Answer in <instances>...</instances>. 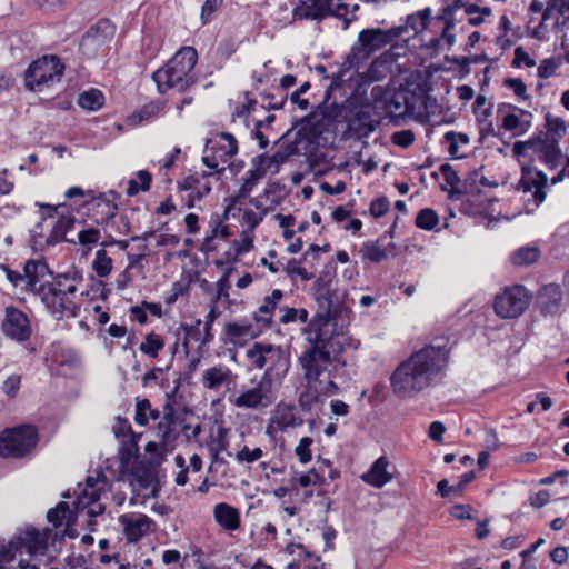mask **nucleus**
I'll list each match as a JSON object with an SVG mask.
<instances>
[{
  "label": "nucleus",
  "instance_id": "nucleus-64",
  "mask_svg": "<svg viewBox=\"0 0 569 569\" xmlns=\"http://www.w3.org/2000/svg\"><path fill=\"white\" fill-rule=\"evenodd\" d=\"M138 450L132 446V440L129 443L122 445L119 450L121 467L126 468L133 457H136Z\"/></svg>",
  "mask_w": 569,
  "mask_h": 569
},
{
  "label": "nucleus",
  "instance_id": "nucleus-39",
  "mask_svg": "<svg viewBox=\"0 0 569 569\" xmlns=\"http://www.w3.org/2000/svg\"><path fill=\"white\" fill-rule=\"evenodd\" d=\"M415 223L419 229L429 231L438 226L439 216L433 209L425 208L418 212Z\"/></svg>",
  "mask_w": 569,
  "mask_h": 569
},
{
  "label": "nucleus",
  "instance_id": "nucleus-42",
  "mask_svg": "<svg viewBox=\"0 0 569 569\" xmlns=\"http://www.w3.org/2000/svg\"><path fill=\"white\" fill-rule=\"evenodd\" d=\"M262 178H263V176H261V172L259 171V169H250L248 171V177L244 179L243 183L239 188L238 194L236 197L239 200L248 198L250 192L252 191L253 187Z\"/></svg>",
  "mask_w": 569,
  "mask_h": 569
},
{
  "label": "nucleus",
  "instance_id": "nucleus-26",
  "mask_svg": "<svg viewBox=\"0 0 569 569\" xmlns=\"http://www.w3.org/2000/svg\"><path fill=\"white\" fill-rule=\"evenodd\" d=\"M315 114L310 113L293 123L291 130L299 126L295 140L297 141V144L303 139L318 138L321 134V123L320 121L315 120Z\"/></svg>",
  "mask_w": 569,
  "mask_h": 569
},
{
  "label": "nucleus",
  "instance_id": "nucleus-53",
  "mask_svg": "<svg viewBox=\"0 0 569 569\" xmlns=\"http://www.w3.org/2000/svg\"><path fill=\"white\" fill-rule=\"evenodd\" d=\"M390 209V202L386 196L376 198L370 204V213L375 218L385 216Z\"/></svg>",
  "mask_w": 569,
  "mask_h": 569
},
{
  "label": "nucleus",
  "instance_id": "nucleus-25",
  "mask_svg": "<svg viewBox=\"0 0 569 569\" xmlns=\"http://www.w3.org/2000/svg\"><path fill=\"white\" fill-rule=\"evenodd\" d=\"M130 475L142 489H148L157 481L156 465L152 460H139L132 466Z\"/></svg>",
  "mask_w": 569,
  "mask_h": 569
},
{
  "label": "nucleus",
  "instance_id": "nucleus-47",
  "mask_svg": "<svg viewBox=\"0 0 569 569\" xmlns=\"http://www.w3.org/2000/svg\"><path fill=\"white\" fill-rule=\"evenodd\" d=\"M443 139H445L447 142H449V149H448V151H449V153H450L452 157H455V156L457 154V152H458V148H459V147H458V140H459L461 143H465V144L469 143V141H470V139H469L468 134L462 133V132L457 133V132H455V131H448V132H446V133H445V136H443Z\"/></svg>",
  "mask_w": 569,
  "mask_h": 569
},
{
  "label": "nucleus",
  "instance_id": "nucleus-45",
  "mask_svg": "<svg viewBox=\"0 0 569 569\" xmlns=\"http://www.w3.org/2000/svg\"><path fill=\"white\" fill-rule=\"evenodd\" d=\"M319 401V393L310 385L300 393L298 402L303 412L311 411L312 407Z\"/></svg>",
  "mask_w": 569,
  "mask_h": 569
},
{
  "label": "nucleus",
  "instance_id": "nucleus-19",
  "mask_svg": "<svg viewBox=\"0 0 569 569\" xmlns=\"http://www.w3.org/2000/svg\"><path fill=\"white\" fill-rule=\"evenodd\" d=\"M389 460L386 456L379 457L370 467L368 472L361 476V479L375 488H382L391 481L392 475L387 470Z\"/></svg>",
  "mask_w": 569,
  "mask_h": 569
},
{
  "label": "nucleus",
  "instance_id": "nucleus-8",
  "mask_svg": "<svg viewBox=\"0 0 569 569\" xmlns=\"http://www.w3.org/2000/svg\"><path fill=\"white\" fill-rule=\"evenodd\" d=\"M246 355L258 369H262L267 361L270 360L272 365L269 368H273V371H277L276 373L280 376H284L290 367L289 356L286 355L280 346L254 342L247 350Z\"/></svg>",
  "mask_w": 569,
  "mask_h": 569
},
{
  "label": "nucleus",
  "instance_id": "nucleus-34",
  "mask_svg": "<svg viewBox=\"0 0 569 569\" xmlns=\"http://www.w3.org/2000/svg\"><path fill=\"white\" fill-rule=\"evenodd\" d=\"M92 204L102 208V217L100 220H97L98 224H108L109 221L112 220L117 214L118 206L106 199L103 194H100L98 198L92 197Z\"/></svg>",
  "mask_w": 569,
  "mask_h": 569
},
{
  "label": "nucleus",
  "instance_id": "nucleus-32",
  "mask_svg": "<svg viewBox=\"0 0 569 569\" xmlns=\"http://www.w3.org/2000/svg\"><path fill=\"white\" fill-rule=\"evenodd\" d=\"M540 257L538 247H521L516 250L511 256V261L515 266H529L535 263Z\"/></svg>",
  "mask_w": 569,
  "mask_h": 569
},
{
  "label": "nucleus",
  "instance_id": "nucleus-14",
  "mask_svg": "<svg viewBox=\"0 0 569 569\" xmlns=\"http://www.w3.org/2000/svg\"><path fill=\"white\" fill-rule=\"evenodd\" d=\"M3 333L12 340L23 342L31 336V327L28 316L16 307H7L1 325Z\"/></svg>",
  "mask_w": 569,
  "mask_h": 569
},
{
  "label": "nucleus",
  "instance_id": "nucleus-16",
  "mask_svg": "<svg viewBox=\"0 0 569 569\" xmlns=\"http://www.w3.org/2000/svg\"><path fill=\"white\" fill-rule=\"evenodd\" d=\"M52 530L47 528L42 532L31 528L14 537L19 550L26 549L29 555H44L48 551V541Z\"/></svg>",
  "mask_w": 569,
  "mask_h": 569
},
{
  "label": "nucleus",
  "instance_id": "nucleus-27",
  "mask_svg": "<svg viewBox=\"0 0 569 569\" xmlns=\"http://www.w3.org/2000/svg\"><path fill=\"white\" fill-rule=\"evenodd\" d=\"M563 158L562 151L559 147V141L556 139H548L539 152V160L543 162L549 170H555Z\"/></svg>",
  "mask_w": 569,
  "mask_h": 569
},
{
  "label": "nucleus",
  "instance_id": "nucleus-44",
  "mask_svg": "<svg viewBox=\"0 0 569 569\" xmlns=\"http://www.w3.org/2000/svg\"><path fill=\"white\" fill-rule=\"evenodd\" d=\"M219 137L228 142V149L224 146L218 143V149L222 152L220 158L223 162H227L229 158L238 153V142L234 136L230 132H221Z\"/></svg>",
  "mask_w": 569,
  "mask_h": 569
},
{
  "label": "nucleus",
  "instance_id": "nucleus-24",
  "mask_svg": "<svg viewBox=\"0 0 569 569\" xmlns=\"http://www.w3.org/2000/svg\"><path fill=\"white\" fill-rule=\"evenodd\" d=\"M439 171L443 176L446 183L450 186V189H447L445 184H441L440 189L448 192V198L450 200L457 201L461 198V196L467 193V190L462 189V182L458 176V172L452 168L451 164H441Z\"/></svg>",
  "mask_w": 569,
  "mask_h": 569
},
{
  "label": "nucleus",
  "instance_id": "nucleus-52",
  "mask_svg": "<svg viewBox=\"0 0 569 569\" xmlns=\"http://www.w3.org/2000/svg\"><path fill=\"white\" fill-rule=\"evenodd\" d=\"M503 86L511 89L517 97L523 100L529 98L527 96V86L521 78H506L503 79Z\"/></svg>",
  "mask_w": 569,
  "mask_h": 569
},
{
  "label": "nucleus",
  "instance_id": "nucleus-28",
  "mask_svg": "<svg viewBox=\"0 0 569 569\" xmlns=\"http://www.w3.org/2000/svg\"><path fill=\"white\" fill-rule=\"evenodd\" d=\"M47 520L54 527L59 528L66 521L76 522V516L70 510L69 503L60 501L54 508H51L47 513Z\"/></svg>",
  "mask_w": 569,
  "mask_h": 569
},
{
  "label": "nucleus",
  "instance_id": "nucleus-62",
  "mask_svg": "<svg viewBox=\"0 0 569 569\" xmlns=\"http://www.w3.org/2000/svg\"><path fill=\"white\" fill-rule=\"evenodd\" d=\"M264 99L269 100L268 104H262L261 107L268 111L270 110H280L284 107L287 102V94L281 96L280 99L277 98L273 93H260Z\"/></svg>",
  "mask_w": 569,
  "mask_h": 569
},
{
  "label": "nucleus",
  "instance_id": "nucleus-15",
  "mask_svg": "<svg viewBox=\"0 0 569 569\" xmlns=\"http://www.w3.org/2000/svg\"><path fill=\"white\" fill-rule=\"evenodd\" d=\"M299 0L293 8L292 16L296 20H322L326 17L340 18L341 13L333 10V0Z\"/></svg>",
  "mask_w": 569,
  "mask_h": 569
},
{
  "label": "nucleus",
  "instance_id": "nucleus-22",
  "mask_svg": "<svg viewBox=\"0 0 569 569\" xmlns=\"http://www.w3.org/2000/svg\"><path fill=\"white\" fill-rule=\"evenodd\" d=\"M120 521L123 525L124 535L129 542L140 540L142 536L149 531L150 526L154 523L153 520L146 515H140L136 520L127 516H121Z\"/></svg>",
  "mask_w": 569,
  "mask_h": 569
},
{
  "label": "nucleus",
  "instance_id": "nucleus-5",
  "mask_svg": "<svg viewBox=\"0 0 569 569\" xmlns=\"http://www.w3.org/2000/svg\"><path fill=\"white\" fill-rule=\"evenodd\" d=\"M39 442V431L33 425H19L0 433V457L23 458L32 453Z\"/></svg>",
  "mask_w": 569,
  "mask_h": 569
},
{
  "label": "nucleus",
  "instance_id": "nucleus-3",
  "mask_svg": "<svg viewBox=\"0 0 569 569\" xmlns=\"http://www.w3.org/2000/svg\"><path fill=\"white\" fill-rule=\"evenodd\" d=\"M62 279H71L74 282L82 281V274L79 270L72 272L58 273L53 277V281L44 282L39 284L38 295L41 296V301L51 315L61 319L64 312H69L70 316L76 317L79 310V306L68 298L69 295L77 292L74 284L63 289Z\"/></svg>",
  "mask_w": 569,
  "mask_h": 569
},
{
  "label": "nucleus",
  "instance_id": "nucleus-58",
  "mask_svg": "<svg viewBox=\"0 0 569 569\" xmlns=\"http://www.w3.org/2000/svg\"><path fill=\"white\" fill-rule=\"evenodd\" d=\"M297 262L298 261L295 258L288 262L286 267V272L288 273V276L291 278L293 276H299L303 281L311 280L313 278V274L309 273L305 268L296 266Z\"/></svg>",
  "mask_w": 569,
  "mask_h": 569
},
{
  "label": "nucleus",
  "instance_id": "nucleus-9",
  "mask_svg": "<svg viewBox=\"0 0 569 569\" xmlns=\"http://www.w3.org/2000/svg\"><path fill=\"white\" fill-rule=\"evenodd\" d=\"M116 27L109 19H100L92 24L82 36L79 43V52L83 59L96 58L114 36Z\"/></svg>",
  "mask_w": 569,
  "mask_h": 569
},
{
  "label": "nucleus",
  "instance_id": "nucleus-13",
  "mask_svg": "<svg viewBox=\"0 0 569 569\" xmlns=\"http://www.w3.org/2000/svg\"><path fill=\"white\" fill-rule=\"evenodd\" d=\"M273 368H268L258 385L234 398L232 403L238 408L259 409L272 403L270 396Z\"/></svg>",
  "mask_w": 569,
  "mask_h": 569
},
{
  "label": "nucleus",
  "instance_id": "nucleus-35",
  "mask_svg": "<svg viewBox=\"0 0 569 569\" xmlns=\"http://www.w3.org/2000/svg\"><path fill=\"white\" fill-rule=\"evenodd\" d=\"M226 336L234 341L241 337L250 336L251 338L258 337L259 333L252 332V325L249 322L238 323V322H229L224 327Z\"/></svg>",
  "mask_w": 569,
  "mask_h": 569
},
{
  "label": "nucleus",
  "instance_id": "nucleus-11",
  "mask_svg": "<svg viewBox=\"0 0 569 569\" xmlns=\"http://www.w3.org/2000/svg\"><path fill=\"white\" fill-rule=\"evenodd\" d=\"M307 339L310 346L299 356L298 361L303 369L305 379L311 385L318 381L331 362L328 352L323 350L321 339H312L311 336Z\"/></svg>",
  "mask_w": 569,
  "mask_h": 569
},
{
  "label": "nucleus",
  "instance_id": "nucleus-43",
  "mask_svg": "<svg viewBox=\"0 0 569 569\" xmlns=\"http://www.w3.org/2000/svg\"><path fill=\"white\" fill-rule=\"evenodd\" d=\"M227 429L223 427L218 428L217 437L212 442L210 450L212 451L213 461L223 463L224 460L220 459L219 453L227 449L229 442L227 439Z\"/></svg>",
  "mask_w": 569,
  "mask_h": 569
},
{
  "label": "nucleus",
  "instance_id": "nucleus-20",
  "mask_svg": "<svg viewBox=\"0 0 569 569\" xmlns=\"http://www.w3.org/2000/svg\"><path fill=\"white\" fill-rule=\"evenodd\" d=\"M24 278L27 279L26 290L34 292L38 295V282L46 274H50L52 277L53 272L50 270L48 263L44 260H33L30 259L24 263L23 267Z\"/></svg>",
  "mask_w": 569,
  "mask_h": 569
},
{
  "label": "nucleus",
  "instance_id": "nucleus-10",
  "mask_svg": "<svg viewBox=\"0 0 569 569\" xmlns=\"http://www.w3.org/2000/svg\"><path fill=\"white\" fill-rule=\"evenodd\" d=\"M329 322L312 319L305 331L309 335L313 333L312 339H321L323 350L329 355L330 362L346 365L345 360L340 359V355L346 350V341H352V338L338 332H328L327 327Z\"/></svg>",
  "mask_w": 569,
  "mask_h": 569
},
{
  "label": "nucleus",
  "instance_id": "nucleus-23",
  "mask_svg": "<svg viewBox=\"0 0 569 569\" xmlns=\"http://www.w3.org/2000/svg\"><path fill=\"white\" fill-rule=\"evenodd\" d=\"M213 516L219 526L224 530L234 531L240 527L239 510L226 502L214 506Z\"/></svg>",
  "mask_w": 569,
  "mask_h": 569
},
{
  "label": "nucleus",
  "instance_id": "nucleus-17",
  "mask_svg": "<svg viewBox=\"0 0 569 569\" xmlns=\"http://www.w3.org/2000/svg\"><path fill=\"white\" fill-rule=\"evenodd\" d=\"M290 132L291 129L274 142V146H279V149L272 156H268L267 167L270 169L274 168L273 174L278 173L280 167L299 152L297 141H286Z\"/></svg>",
  "mask_w": 569,
  "mask_h": 569
},
{
  "label": "nucleus",
  "instance_id": "nucleus-31",
  "mask_svg": "<svg viewBox=\"0 0 569 569\" xmlns=\"http://www.w3.org/2000/svg\"><path fill=\"white\" fill-rule=\"evenodd\" d=\"M104 96L98 89H90L79 96L78 104L86 110L94 111L103 106Z\"/></svg>",
  "mask_w": 569,
  "mask_h": 569
},
{
  "label": "nucleus",
  "instance_id": "nucleus-48",
  "mask_svg": "<svg viewBox=\"0 0 569 569\" xmlns=\"http://www.w3.org/2000/svg\"><path fill=\"white\" fill-rule=\"evenodd\" d=\"M351 68H348L347 59L342 63L341 68L331 76V84L327 88L326 94H325V102H327L330 99L331 91L333 89L340 88L345 81V74L347 71H349Z\"/></svg>",
  "mask_w": 569,
  "mask_h": 569
},
{
  "label": "nucleus",
  "instance_id": "nucleus-41",
  "mask_svg": "<svg viewBox=\"0 0 569 569\" xmlns=\"http://www.w3.org/2000/svg\"><path fill=\"white\" fill-rule=\"evenodd\" d=\"M361 252L363 257L373 263H379L387 258L386 249H383L379 241H368L362 244Z\"/></svg>",
  "mask_w": 569,
  "mask_h": 569
},
{
  "label": "nucleus",
  "instance_id": "nucleus-33",
  "mask_svg": "<svg viewBox=\"0 0 569 569\" xmlns=\"http://www.w3.org/2000/svg\"><path fill=\"white\" fill-rule=\"evenodd\" d=\"M163 347V338L154 332H150L146 336L144 341L140 345L139 349L142 353L151 358H157Z\"/></svg>",
  "mask_w": 569,
  "mask_h": 569
},
{
  "label": "nucleus",
  "instance_id": "nucleus-55",
  "mask_svg": "<svg viewBox=\"0 0 569 569\" xmlns=\"http://www.w3.org/2000/svg\"><path fill=\"white\" fill-rule=\"evenodd\" d=\"M263 456V451L261 448L257 447L250 450L247 446H244L240 451L237 452L236 459L239 462H254L259 460Z\"/></svg>",
  "mask_w": 569,
  "mask_h": 569
},
{
  "label": "nucleus",
  "instance_id": "nucleus-51",
  "mask_svg": "<svg viewBox=\"0 0 569 569\" xmlns=\"http://www.w3.org/2000/svg\"><path fill=\"white\" fill-rule=\"evenodd\" d=\"M201 323H202V321L200 319H198L193 326H189L187 323L181 325V329L186 333V337H184V340H183V343H182V346L184 348V351H186V355L189 353V342H188V339L191 338V339H193L196 341L200 339V335H201L200 325Z\"/></svg>",
  "mask_w": 569,
  "mask_h": 569
},
{
  "label": "nucleus",
  "instance_id": "nucleus-37",
  "mask_svg": "<svg viewBox=\"0 0 569 569\" xmlns=\"http://www.w3.org/2000/svg\"><path fill=\"white\" fill-rule=\"evenodd\" d=\"M113 432L117 438L129 436L130 440H132V446L136 448V450L139 449L138 439L141 437V435L134 433L127 418H123L121 416H118L116 418V423L113 425Z\"/></svg>",
  "mask_w": 569,
  "mask_h": 569
},
{
  "label": "nucleus",
  "instance_id": "nucleus-61",
  "mask_svg": "<svg viewBox=\"0 0 569 569\" xmlns=\"http://www.w3.org/2000/svg\"><path fill=\"white\" fill-rule=\"evenodd\" d=\"M79 243L82 246L94 244L100 239L99 229L90 228L81 230L78 234Z\"/></svg>",
  "mask_w": 569,
  "mask_h": 569
},
{
  "label": "nucleus",
  "instance_id": "nucleus-63",
  "mask_svg": "<svg viewBox=\"0 0 569 569\" xmlns=\"http://www.w3.org/2000/svg\"><path fill=\"white\" fill-rule=\"evenodd\" d=\"M20 383L21 377L19 375H11L4 380L2 390L7 396L14 397L20 388Z\"/></svg>",
  "mask_w": 569,
  "mask_h": 569
},
{
  "label": "nucleus",
  "instance_id": "nucleus-54",
  "mask_svg": "<svg viewBox=\"0 0 569 569\" xmlns=\"http://www.w3.org/2000/svg\"><path fill=\"white\" fill-rule=\"evenodd\" d=\"M415 141V133L411 130L396 131L391 134V142L401 148L410 147Z\"/></svg>",
  "mask_w": 569,
  "mask_h": 569
},
{
  "label": "nucleus",
  "instance_id": "nucleus-57",
  "mask_svg": "<svg viewBox=\"0 0 569 569\" xmlns=\"http://www.w3.org/2000/svg\"><path fill=\"white\" fill-rule=\"evenodd\" d=\"M246 98V103L238 106L236 108V111L233 112V116L238 118H248L251 111L254 110V107L257 104V100L250 97V92L246 91L243 93Z\"/></svg>",
  "mask_w": 569,
  "mask_h": 569
},
{
  "label": "nucleus",
  "instance_id": "nucleus-2",
  "mask_svg": "<svg viewBox=\"0 0 569 569\" xmlns=\"http://www.w3.org/2000/svg\"><path fill=\"white\" fill-rule=\"evenodd\" d=\"M198 61V53L193 47H182L160 69L152 73V80L160 93L177 88L183 92L197 82L193 69Z\"/></svg>",
  "mask_w": 569,
  "mask_h": 569
},
{
  "label": "nucleus",
  "instance_id": "nucleus-21",
  "mask_svg": "<svg viewBox=\"0 0 569 569\" xmlns=\"http://www.w3.org/2000/svg\"><path fill=\"white\" fill-rule=\"evenodd\" d=\"M562 291L559 286L549 284L543 287L538 298L540 312L545 316L556 315L561 309Z\"/></svg>",
  "mask_w": 569,
  "mask_h": 569
},
{
  "label": "nucleus",
  "instance_id": "nucleus-7",
  "mask_svg": "<svg viewBox=\"0 0 569 569\" xmlns=\"http://www.w3.org/2000/svg\"><path fill=\"white\" fill-rule=\"evenodd\" d=\"M532 295L522 284L506 288L496 296L493 309L503 319L520 317L529 307Z\"/></svg>",
  "mask_w": 569,
  "mask_h": 569
},
{
  "label": "nucleus",
  "instance_id": "nucleus-18",
  "mask_svg": "<svg viewBox=\"0 0 569 569\" xmlns=\"http://www.w3.org/2000/svg\"><path fill=\"white\" fill-rule=\"evenodd\" d=\"M282 298L283 292L280 289H274L270 296L264 297L263 303L253 313V320L261 326V329H270L272 327V315Z\"/></svg>",
  "mask_w": 569,
  "mask_h": 569
},
{
  "label": "nucleus",
  "instance_id": "nucleus-30",
  "mask_svg": "<svg viewBox=\"0 0 569 569\" xmlns=\"http://www.w3.org/2000/svg\"><path fill=\"white\" fill-rule=\"evenodd\" d=\"M546 120V129L543 132L545 136H548V139H556L560 141L566 136L567 126L562 118L553 117L550 112H547L545 116Z\"/></svg>",
  "mask_w": 569,
  "mask_h": 569
},
{
  "label": "nucleus",
  "instance_id": "nucleus-29",
  "mask_svg": "<svg viewBox=\"0 0 569 569\" xmlns=\"http://www.w3.org/2000/svg\"><path fill=\"white\" fill-rule=\"evenodd\" d=\"M97 476H88L86 479V488L82 491V496L89 499V502L93 503L100 499L101 488H97L99 482L107 483L108 478L102 470H97Z\"/></svg>",
  "mask_w": 569,
  "mask_h": 569
},
{
  "label": "nucleus",
  "instance_id": "nucleus-36",
  "mask_svg": "<svg viewBox=\"0 0 569 569\" xmlns=\"http://www.w3.org/2000/svg\"><path fill=\"white\" fill-rule=\"evenodd\" d=\"M217 153L222 154V152L218 149V141L212 139H207L204 146V156L202 157V162L209 169L216 170L218 173H222L224 168L218 170V160Z\"/></svg>",
  "mask_w": 569,
  "mask_h": 569
},
{
  "label": "nucleus",
  "instance_id": "nucleus-4",
  "mask_svg": "<svg viewBox=\"0 0 569 569\" xmlns=\"http://www.w3.org/2000/svg\"><path fill=\"white\" fill-rule=\"evenodd\" d=\"M405 33V27L390 29L368 28L358 34L357 42L347 54L348 68H356L362 61L368 60L372 53L396 42Z\"/></svg>",
  "mask_w": 569,
  "mask_h": 569
},
{
  "label": "nucleus",
  "instance_id": "nucleus-60",
  "mask_svg": "<svg viewBox=\"0 0 569 569\" xmlns=\"http://www.w3.org/2000/svg\"><path fill=\"white\" fill-rule=\"evenodd\" d=\"M20 551L18 546L14 543V538L9 542L7 547L0 549V569L4 568L6 563H9L14 559L16 552Z\"/></svg>",
  "mask_w": 569,
  "mask_h": 569
},
{
  "label": "nucleus",
  "instance_id": "nucleus-59",
  "mask_svg": "<svg viewBox=\"0 0 569 569\" xmlns=\"http://www.w3.org/2000/svg\"><path fill=\"white\" fill-rule=\"evenodd\" d=\"M521 63H525L529 68L536 66L535 59H532L522 47H517L515 49V58L511 64L515 68H519Z\"/></svg>",
  "mask_w": 569,
  "mask_h": 569
},
{
  "label": "nucleus",
  "instance_id": "nucleus-50",
  "mask_svg": "<svg viewBox=\"0 0 569 569\" xmlns=\"http://www.w3.org/2000/svg\"><path fill=\"white\" fill-rule=\"evenodd\" d=\"M313 440L310 437H303L300 439L299 445L296 447V455L301 463H308L312 459L311 445Z\"/></svg>",
  "mask_w": 569,
  "mask_h": 569
},
{
  "label": "nucleus",
  "instance_id": "nucleus-40",
  "mask_svg": "<svg viewBox=\"0 0 569 569\" xmlns=\"http://www.w3.org/2000/svg\"><path fill=\"white\" fill-rule=\"evenodd\" d=\"M92 269L100 278H106L112 270V259L108 256L104 249H99L96 252V258L92 262Z\"/></svg>",
  "mask_w": 569,
  "mask_h": 569
},
{
  "label": "nucleus",
  "instance_id": "nucleus-12",
  "mask_svg": "<svg viewBox=\"0 0 569 569\" xmlns=\"http://www.w3.org/2000/svg\"><path fill=\"white\" fill-rule=\"evenodd\" d=\"M331 279L318 277L313 282L315 299L319 306V312L313 319L330 322L339 317L343 309L342 301L336 290L330 289Z\"/></svg>",
  "mask_w": 569,
  "mask_h": 569
},
{
  "label": "nucleus",
  "instance_id": "nucleus-6",
  "mask_svg": "<svg viewBox=\"0 0 569 569\" xmlns=\"http://www.w3.org/2000/svg\"><path fill=\"white\" fill-rule=\"evenodd\" d=\"M64 63L54 54H46L33 60L24 72V87L39 92L43 87L60 82L64 72Z\"/></svg>",
  "mask_w": 569,
  "mask_h": 569
},
{
  "label": "nucleus",
  "instance_id": "nucleus-46",
  "mask_svg": "<svg viewBox=\"0 0 569 569\" xmlns=\"http://www.w3.org/2000/svg\"><path fill=\"white\" fill-rule=\"evenodd\" d=\"M560 64V58L557 60L553 58L543 59L538 67V77L541 79H548L552 77Z\"/></svg>",
  "mask_w": 569,
  "mask_h": 569
},
{
  "label": "nucleus",
  "instance_id": "nucleus-38",
  "mask_svg": "<svg viewBox=\"0 0 569 569\" xmlns=\"http://www.w3.org/2000/svg\"><path fill=\"white\" fill-rule=\"evenodd\" d=\"M229 370L223 371L221 367H212L203 373V385L208 389H218L227 379Z\"/></svg>",
  "mask_w": 569,
  "mask_h": 569
},
{
  "label": "nucleus",
  "instance_id": "nucleus-49",
  "mask_svg": "<svg viewBox=\"0 0 569 569\" xmlns=\"http://www.w3.org/2000/svg\"><path fill=\"white\" fill-rule=\"evenodd\" d=\"M150 400L149 399H137L136 402V413H134V421L139 426H147L149 422V418L147 416V412L150 410Z\"/></svg>",
  "mask_w": 569,
  "mask_h": 569
},
{
  "label": "nucleus",
  "instance_id": "nucleus-1",
  "mask_svg": "<svg viewBox=\"0 0 569 569\" xmlns=\"http://www.w3.org/2000/svg\"><path fill=\"white\" fill-rule=\"evenodd\" d=\"M449 358L446 345H427L402 361L390 377V385L398 398H409L427 388L442 372Z\"/></svg>",
  "mask_w": 569,
  "mask_h": 569
},
{
  "label": "nucleus",
  "instance_id": "nucleus-56",
  "mask_svg": "<svg viewBox=\"0 0 569 569\" xmlns=\"http://www.w3.org/2000/svg\"><path fill=\"white\" fill-rule=\"evenodd\" d=\"M223 0H206L201 8L202 24H207L212 14L221 7Z\"/></svg>",
  "mask_w": 569,
  "mask_h": 569
}]
</instances>
